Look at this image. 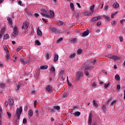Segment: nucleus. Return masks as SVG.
<instances>
[{
	"label": "nucleus",
	"mask_w": 125,
	"mask_h": 125,
	"mask_svg": "<svg viewBox=\"0 0 125 125\" xmlns=\"http://www.w3.org/2000/svg\"><path fill=\"white\" fill-rule=\"evenodd\" d=\"M49 71H50V73L52 74H54V73H55V67L53 66H51L49 68Z\"/></svg>",
	"instance_id": "9b49d317"
},
{
	"label": "nucleus",
	"mask_w": 125,
	"mask_h": 125,
	"mask_svg": "<svg viewBox=\"0 0 125 125\" xmlns=\"http://www.w3.org/2000/svg\"><path fill=\"white\" fill-rule=\"evenodd\" d=\"M119 39H120L121 42H123V41H124V38L122 37H119Z\"/></svg>",
	"instance_id": "69168bd1"
},
{
	"label": "nucleus",
	"mask_w": 125,
	"mask_h": 125,
	"mask_svg": "<svg viewBox=\"0 0 125 125\" xmlns=\"http://www.w3.org/2000/svg\"><path fill=\"white\" fill-rule=\"evenodd\" d=\"M39 16H40V15H39V14H38V13H35V14H34V17H39Z\"/></svg>",
	"instance_id": "338daca9"
},
{
	"label": "nucleus",
	"mask_w": 125,
	"mask_h": 125,
	"mask_svg": "<svg viewBox=\"0 0 125 125\" xmlns=\"http://www.w3.org/2000/svg\"><path fill=\"white\" fill-rule=\"evenodd\" d=\"M116 102H117V101H116V100L113 101V102L111 103L110 106H112V105H114V104H116Z\"/></svg>",
	"instance_id": "13d9d810"
},
{
	"label": "nucleus",
	"mask_w": 125,
	"mask_h": 125,
	"mask_svg": "<svg viewBox=\"0 0 125 125\" xmlns=\"http://www.w3.org/2000/svg\"><path fill=\"white\" fill-rule=\"evenodd\" d=\"M58 26H62V25H63L64 24V22L61 21H60L59 22L57 23Z\"/></svg>",
	"instance_id": "c03bdc74"
},
{
	"label": "nucleus",
	"mask_w": 125,
	"mask_h": 125,
	"mask_svg": "<svg viewBox=\"0 0 125 125\" xmlns=\"http://www.w3.org/2000/svg\"><path fill=\"white\" fill-rule=\"evenodd\" d=\"M67 84L69 86H72V83H70V81H69V80L67 79Z\"/></svg>",
	"instance_id": "3c124183"
},
{
	"label": "nucleus",
	"mask_w": 125,
	"mask_h": 125,
	"mask_svg": "<svg viewBox=\"0 0 125 125\" xmlns=\"http://www.w3.org/2000/svg\"><path fill=\"white\" fill-rule=\"evenodd\" d=\"M104 18H105V20H107V21H110V18L108 16H107L106 15L103 16Z\"/></svg>",
	"instance_id": "473e14b6"
},
{
	"label": "nucleus",
	"mask_w": 125,
	"mask_h": 125,
	"mask_svg": "<svg viewBox=\"0 0 125 125\" xmlns=\"http://www.w3.org/2000/svg\"><path fill=\"white\" fill-rule=\"evenodd\" d=\"M0 87L1 88H4V87H5V84H4L3 83H0Z\"/></svg>",
	"instance_id": "f704fd0d"
},
{
	"label": "nucleus",
	"mask_w": 125,
	"mask_h": 125,
	"mask_svg": "<svg viewBox=\"0 0 125 125\" xmlns=\"http://www.w3.org/2000/svg\"><path fill=\"white\" fill-rule=\"evenodd\" d=\"M28 115L29 117H33V115H34V112L33 111V110L29 109L28 111Z\"/></svg>",
	"instance_id": "f3484780"
},
{
	"label": "nucleus",
	"mask_w": 125,
	"mask_h": 125,
	"mask_svg": "<svg viewBox=\"0 0 125 125\" xmlns=\"http://www.w3.org/2000/svg\"><path fill=\"white\" fill-rule=\"evenodd\" d=\"M35 43H36V44H37L38 45H41V42H40V41H39L38 40H36L35 41Z\"/></svg>",
	"instance_id": "09e8293b"
},
{
	"label": "nucleus",
	"mask_w": 125,
	"mask_h": 125,
	"mask_svg": "<svg viewBox=\"0 0 125 125\" xmlns=\"http://www.w3.org/2000/svg\"><path fill=\"white\" fill-rule=\"evenodd\" d=\"M60 75H63V74H64V70H61L60 71Z\"/></svg>",
	"instance_id": "0e129e2a"
},
{
	"label": "nucleus",
	"mask_w": 125,
	"mask_h": 125,
	"mask_svg": "<svg viewBox=\"0 0 125 125\" xmlns=\"http://www.w3.org/2000/svg\"><path fill=\"white\" fill-rule=\"evenodd\" d=\"M22 48H23V47H22L21 46L18 47L16 50L17 52H19V51H20L22 49Z\"/></svg>",
	"instance_id": "c9c22d12"
},
{
	"label": "nucleus",
	"mask_w": 125,
	"mask_h": 125,
	"mask_svg": "<svg viewBox=\"0 0 125 125\" xmlns=\"http://www.w3.org/2000/svg\"><path fill=\"white\" fill-rule=\"evenodd\" d=\"M8 39H9V35L8 34L4 35L3 40H8Z\"/></svg>",
	"instance_id": "a878e982"
},
{
	"label": "nucleus",
	"mask_w": 125,
	"mask_h": 125,
	"mask_svg": "<svg viewBox=\"0 0 125 125\" xmlns=\"http://www.w3.org/2000/svg\"><path fill=\"white\" fill-rule=\"evenodd\" d=\"M1 114H2V108H1V106L0 105V119L1 118Z\"/></svg>",
	"instance_id": "a18cd8bd"
},
{
	"label": "nucleus",
	"mask_w": 125,
	"mask_h": 125,
	"mask_svg": "<svg viewBox=\"0 0 125 125\" xmlns=\"http://www.w3.org/2000/svg\"><path fill=\"white\" fill-rule=\"evenodd\" d=\"M94 7H95V6L93 5L90 8V10H91L92 13L94 12Z\"/></svg>",
	"instance_id": "c85d7f7f"
},
{
	"label": "nucleus",
	"mask_w": 125,
	"mask_h": 125,
	"mask_svg": "<svg viewBox=\"0 0 125 125\" xmlns=\"http://www.w3.org/2000/svg\"><path fill=\"white\" fill-rule=\"evenodd\" d=\"M92 68H93V66L88 67L85 69L84 74L85 76H88L89 75V73L87 71V70H90Z\"/></svg>",
	"instance_id": "0eeeda50"
},
{
	"label": "nucleus",
	"mask_w": 125,
	"mask_h": 125,
	"mask_svg": "<svg viewBox=\"0 0 125 125\" xmlns=\"http://www.w3.org/2000/svg\"><path fill=\"white\" fill-rule=\"evenodd\" d=\"M7 55L6 56V60L7 61H8V59H9V58H10V56L9 55V54L8 53H6Z\"/></svg>",
	"instance_id": "a19ab883"
},
{
	"label": "nucleus",
	"mask_w": 125,
	"mask_h": 125,
	"mask_svg": "<svg viewBox=\"0 0 125 125\" xmlns=\"http://www.w3.org/2000/svg\"><path fill=\"white\" fill-rule=\"evenodd\" d=\"M83 14L84 15V16H90V15H92L89 11L83 12Z\"/></svg>",
	"instance_id": "f8f14e48"
},
{
	"label": "nucleus",
	"mask_w": 125,
	"mask_h": 125,
	"mask_svg": "<svg viewBox=\"0 0 125 125\" xmlns=\"http://www.w3.org/2000/svg\"><path fill=\"white\" fill-rule=\"evenodd\" d=\"M82 52H83V51L82 50V49H79V50H78L77 53L78 55H80L82 54Z\"/></svg>",
	"instance_id": "72a5a7b5"
},
{
	"label": "nucleus",
	"mask_w": 125,
	"mask_h": 125,
	"mask_svg": "<svg viewBox=\"0 0 125 125\" xmlns=\"http://www.w3.org/2000/svg\"><path fill=\"white\" fill-rule=\"evenodd\" d=\"M111 25L112 26H115V25H116V21H112L111 22Z\"/></svg>",
	"instance_id": "680f3d73"
},
{
	"label": "nucleus",
	"mask_w": 125,
	"mask_h": 125,
	"mask_svg": "<svg viewBox=\"0 0 125 125\" xmlns=\"http://www.w3.org/2000/svg\"><path fill=\"white\" fill-rule=\"evenodd\" d=\"M45 89L48 92H51L52 91V86L50 85H47Z\"/></svg>",
	"instance_id": "6e6552de"
},
{
	"label": "nucleus",
	"mask_w": 125,
	"mask_h": 125,
	"mask_svg": "<svg viewBox=\"0 0 125 125\" xmlns=\"http://www.w3.org/2000/svg\"><path fill=\"white\" fill-rule=\"evenodd\" d=\"M34 107L36 108L37 107V100H35L34 102Z\"/></svg>",
	"instance_id": "bf43d9fd"
},
{
	"label": "nucleus",
	"mask_w": 125,
	"mask_h": 125,
	"mask_svg": "<svg viewBox=\"0 0 125 125\" xmlns=\"http://www.w3.org/2000/svg\"><path fill=\"white\" fill-rule=\"evenodd\" d=\"M3 47L4 49V50L5 51L6 53H9V51L8 50V49L7 48V47H6V45H3Z\"/></svg>",
	"instance_id": "5701e85b"
},
{
	"label": "nucleus",
	"mask_w": 125,
	"mask_h": 125,
	"mask_svg": "<svg viewBox=\"0 0 125 125\" xmlns=\"http://www.w3.org/2000/svg\"><path fill=\"white\" fill-rule=\"evenodd\" d=\"M35 112L36 114V116L38 117H40V111L38 109H35Z\"/></svg>",
	"instance_id": "7c9ffc66"
},
{
	"label": "nucleus",
	"mask_w": 125,
	"mask_h": 125,
	"mask_svg": "<svg viewBox=\"0 0 125 125\" xmlns=\"http://www.w3.org/2000/svg\"><path fill=\"white\" fill-rule=\"evenodd\" d=\"M83 73L82 71H78L76 75V79L75 82H79L81 79L83 77Z\"/></svg>",
	"instance_id": "f257e3e1"
},
{
	"label": "nucleus",
	"mask_w": 125,
	"mask_h": 125,
	"mask_svg": "<svg viewBox=\"0 0 125 125\" xmlns=\"http://www.w3.org/2000/svg\"><path fill=\"white\" fill-rule=\"evenodd\" d=\"M18 4H19V5H21V6H23V5L22 4V1H19Z\"/></svg>",
	"instance_id": "052dcab7"
},
{
	"label": "nucleus",
	"mask_w": 125,
	"mask_h": 125,
	"mask_svg": "<svg viewBox=\"0 0 125 125\" xmlns=\"http://www.w3.org/2000/svg\"><path fill=\"white\" fill-rule=\"evenodd\" d=\"M92 123V113H90L89 115L88 124L91 125Z\"/></svg>",
	"instance_id": "1a4fd4ad"
},
{
	"label": "nucleus",
	"mask_w": 125,
	"mask_h": 125,
	"mask_svg": "<svg viewBox=\"0 0 125 125\" xmlns=\"http://www.w3.org/2000/svg\"><path fill=\"white\" fill-rule=\"evenodd\" d=\"M7 117H8V118H9V119H10V118H11V113L10 112H7Z\"/></svg>",
	"instance_id": "37998d69"
},
{
	"label": "nucleus",
	"mask_w": 125,
	"mask_h": 125,
	"mask_svg": "<svg viewBox=\"0 0 125 125\" xmlns=\"http://www.w3.org/2000/svg\"><path fill=\"white\" fill-rule=\"evenodd\" d=\"M13 37H16L18 35V29L16 26L14 27L13 33L12 34Z\"/></svg>",
	"instance_id": "20e7f679"
},
{
	"label": "nucleus",
	"mask_w": 125,
	"mask_h": 125,
	"mask_svg": "<svg viewBox=\"0 0 125 125\" xmlns=\"http://www.w3.org/2000/svg\"><path fill=\"white\" fill-rule=\"evenodd\" d=\"M88 35H89V31L86 30L82 33V37H83V38H85V37L88 36Z\"/></svg>",
	"instance_id": "9d476101"
},
{
	"label": "nucleus",
	"mask_w": 125,
	"mask_h": 125,
	"mask_svg": "<svg viewBox=\"0 0 125 125\" xmlns=\"http://www.w3.org/2000/svg\"><path fill=\"white\" fill-rule=\"evenodd\" d=\"M93 106L96 109L98 108V104H97V103H96V101H95V100L93 101Z\"/></svg>",
	"instance_id": "4468645a"
},
{
	"label": "nucleus",
	"mask_w": 125,
	"mask_h": 125,
	"mask_svg": "<svg viewBox=\"0 0 125 125\" xmlns=\"http://www.w3.org/2000/svg\"><path fill=\"white\" fill-rule=\"evenodd\" d=\"M97 21L98 20L97 17H95L91 19V22H95V21Z\"/></svg>",
	"instance_id": "e433bc0d"
},
{
	"label": "nucleus",
	"mask_w": 125,
	"mask_h": 125,
	"mask_svg": "<svg viewBox=\"0 0 125 125\" xmlns=\"http://www.w3.org/2000/svg\"><path fill=\"white\" fill-rule=\"evenodd\" d=\"M29 27V22L28 21H24L23 23L22 26L21 27L22 30H26L28 29V27Z\"/></svg>",
	"instance_id": "7ed1b4c3"
},
{
	"label": "nucleus",
	"mask_w": 125,
	"mask_h": 125,
	"mask_svg": "<svg viewBox=\"0 0 125 125\" xmlns=\"http://www.w3.org/2000/svg\"><path fill=\"white\" fill-rule=\"evenodd\" d=\"M105 57H107L108 58H109V59H112L113 55H112L111 54L106 55L105 56Z\"/></svg>",
	"instance_id": "2f4dec72"
},
{
	"label": "nucleus",
	"mask_w": 125,
	"mask_h": 125,
	"mask_svg": "<svg viewBox=\"0 0 125 125\" xmlns=\"http://www.w3.org/2000/svg\"><path fill=\"white\" fill-rule=\"evenodd\" d=\"M5 31V28L4 27H3L1 29V31H0V34H2V35H3V33H4V32Z\"/></svg>",
	"instance_id": "58836bf2"
},
{
	"label": "nucleus",
	"mask_w": 125,
	"mask_h": 125,
	"mask_svg": "<svg viewBox=\"0 0 125 125\" xmlns=\"http://www.w3.org/2000/svg\"><path fill=\"white\" fill-rule=\"evenodd\" d=\"M119 6H120V5L117 2L114 3L113 4V7L114 8H118V7H119Z\"/></svg>",
	"instance_id": "4be33fe9"
},
{
	"label": "nucleus",
	"mask_w": 125,
	"mask_h": 125,
	"mask_svg": "<svg viewBox=\"0 0 125 125\" xmlns=\"http://www.w3.org/2000/svg\"><path fill=\"white\" fill-rule=\"evenodd\" d=\"M70 7L71 8L72 11H74V10H75V6H74V3H71L70 4Z\"/></svg>",
	"instance_id": "393cba45"
},
{
	"label": "nucleus",
	"mask_w": 125,
	"mask_h": 125,
	"mask_svg": "<svg viewBox=\"0 0 125 125\" xmlns=\"http://www.w3.org/2000/svg\"><path fill=\"white\" fill-rule=\"evenodd\" d=\"M74 115L75 116V117H79V116L81 115V112L79 111L75 112L74 113Z\"/></svg>",
	"instance_id": "b1692460"
},
{
	"label": "nucleus",
	"mask_w": 125,
	"mask_h": 125,
	"mask_svg": "<svg viewBox=\"0 0 125 125\" xmlns=\"http://www.w3.org/2000/svg\"><path fill=\"white\" fill-rule=\"evenodd\" d=\"M50 30L54 34H59L60 30L56 28H51Z\"/></svg>",
	"instance_id": "39448f33"
},
{
	"label": "nucleus",
	"mask_w": 125,
	"mask_h": 125,
	"mask_svg": "<svg viewBox=\"0 0 125 125\" xmlns=\"http://www.w3.org/2000/svg\"><path fill=\"white\" fill-rule=\"evenodd\" d=\"M54 12L52 10H50V18H54Z\"/></svg>",
	"instance_id": "aec40b11"
},
{
	"label": "nucleus",
	"mask_w": 125,
	"mask_h": 125,
	"mask_svg": "<svg viewBox=\"0 0 125 125\" xmlns=\"http://www.w3.org/2000/svg\"><path fill=\"white\" fill-rule=\"evenodd\" d=\"M115 79L116 81H120V80L121 79V78L120 77V75H119L118 74L115 75Z\"/></svg>",
	"instance_id": "bb28decb"
},
{
	"label": "nucleus",
	"mask_w": 125,
	"mask_h": 125,
	"mask_svg": "<svg viewBox=\"0 0 125 125\" xmlns=\"http://www.w3.org/2000/svg\"><path fill=\"white\" fill-rule=\"evenodd\" d=\"M54 110H59L60 109V106H54L53 107Z\"/></svg>",
	"instance_id": "ea45409f"
},
{
	"label": "nucleus",
	"mask_w": 125,
	"mask_h": 125,
	"mask_svg": "<svg viewBox=\"0 0 125 125\" xmlns=\"http://www.w3.org/2000/svg\"><path fill=\"white\" fill-rule=\"evenodd\" d=\"M37 34L38 35V36H42V32L41 30H40V27L38 28Z\"/></svg>",
	"instance_id": "412c9836"
},
{
	"label": "nucleus",
	"mask_w": 125,
	"mask_h": 125,
	"mask_svg": "<svg viewBox=\"0 0 125 125\" xmlns=\"http://www.w3.org/2000/svg\"><path fill=\"white\" fill-rule=\"evenodd\" d=\"M22 106H20L17 108L16 114L18 120H20V117L21 116V114H22Z\"/></svg>",
	"instance_id": "f03ea898"
},
{
	"label": "nucleus",
	"mask_w": 125,
	"mask_h": 125,
	"mask_svg": "<svg viewBox=\"0 0 125 125\" xmlns=\"http://www.w3.org/2000/svg\"><path fill=\"white\" fill-rule=\"evenodd\" d=\"M7 21H8V23L9 26H11V27H12V20H11L10 18H8Z\"/></svg>",
	"instance_id": "6ab92c4d"
},
{
	"label": "nucleus",
	"mask_w": 125,
	"mask_h": 125,
	"mask_svg": "<svg viewBox=\"0 0 125 125\" xmlns=\"http://www.w3.org/2000/svg\"><path fill=\"white\" fill-rule=\"evenodd\" d=\"M102 109L103 111H106V106L104 105L102 106Z\"/></svg>",
	"instance_id": "4d7b16f0"
},
{
	"label": "nucleus",
	"mask_w": 125,
	"mask_h": 125,
	"mask_svg": "<svg viewBox=\"0 0 125 125\" xmlns=\"http://www.w3.org/2000/svg\"><path fill=\"white\" fill-rule=\"evenodd\" d=\"M109 85H110V83H108L107 84H104V88H108V87H109Z\"/></svg>",
	"instance_id": "de8ad7c7"
},
{
	"label": "nucleus",
	"mask_w": 125,
	"mask_h": 125,
	"mask_svg": "<svg viewBox=\"0 0 125 125\" xmlns=\"http://www.w3.org/2000/svg\"><path fill=\"white\" fill-rule=\"evenodd\" d=\"M97 27H99L100 26H101V21H99L97 23Z\"/></svg>",
	"instance_id": "603ef678"
},
{
	"label": "nucleus",
	"mask_w": 125,
	"mask_h": 125,
	"mask_svg": "<svg viewBox=\"0 0 125 125\" xmlns=\"http://www.w3.org/2000/svg\"><path fill=\"white\" fill-rule=\"evenodd\" d=\"M62 41H63V38H60V39L57 41V42L58 43H60L61 42H62Z\"/></svg>",
	"instance_id": "49530a36"
},
{
	"label": "nucleus",
	"mask_w": 125,
	"mask_h": 125,
	"mask_svg": "<svg viewBox=\"0 0 125 125\" xmlns=\"http://www.w3.org/2000/svg\"><path fill=\"white\" fill-rule=\"evenodd\" d=\"M20 62L23 65H25V64H27L28 63V61L23 59L22 58L20 59Z\"/></svg>",
	"instance_id": "ddd939ff"
},
{
	"label": "nucleus",
	"mask_w": 125,
	"mask_h": 125,
	"mask_svg": "<svg viewBox=\"0 0 125 125\" xmlns=\"http://www.w3.org/2000/svg\"><path fill=\"white\" fill-rule=\"evenodd\" d=\"M112 60L114 61H122L121 57H118L116 55L112 56Z\"/></svg>",
	"instance_id": "423d86ee"
},
{
	"label": "nucleus",
	"mask_w": 125,
	"mask_h": 125,
	"mask_svg": "<svg viewBox=\"0 0 125 125\" xmlns=\"http://www.w3.org/2000/svg\"><path fill=\"white\" fill-rule=\"evenodd\" d=\"M22 123L24 125H25V124H27V119L26 118L23 119V121H22Z\"/></svg>",
	"instance_id": "5fc2aeb1"
},
{
	"label": "nucleus",
	"mask_w": 125,
	"mask_h": 125,
	"mask_svg": "<svg viewBox=\"0 0 125 125\" xmlns=\"http://www.w3.org/2000/svg\"><path fill=\"white\" fill-rule=\"evenodd\" d=\"M69 58H70V59H73V58H75V57H76V54L74 53L72 54L71 55H70L69 56Z\"/></svg>",
	"instance_id": "c756f323"
},
{
	"label": "nucleus",
	"mask_w": 125,
	"mask_h": 125,
	"mask_svg": "<svg viewBox=\"0 0 125 125\" xmlns=\"http://www.w3.org/2000/svg\"><path fill=\"white\" fill-rule=\"evenodd\" d=\"M92 86H93V87H94L95 88H96V86H97V84H96L95 82L93 83L92 84Z\"/></svg>",
	"instance_id": "8fccbe9b"
},
{
	"label": "nucleus",
	"mask_w": 125,
	"mask_h": 125,
	"mask_svg": "<svg viewBox=\"0 0 125 125\" xmlns=\"http://www.w3.org/2000/svg\"><path fill=\"white\" fill-rule=\"evenodd\" d=\"M62 97H63V98H67V97H68V94L67 93H64Z\"/></svg>",
	"instance_id": "4c0bfd02"
},
{
	"label": "nucleus",
	"mask_w": 125,
	"mask_h": 125,
	"mask_svg": "<svg viewBox=\"0 0 125 125\" xmlns=\"http://www.w3.org/2000/svg\"><path fill=\"white\" fill-rule=\"evenodd\" d=\"M48 68V65H42L40 66V70H46Z\"/></svg>",
	"instance_id": "dca6fc26"
},
{
	"label": "nucleus",
	"mask_w": 125,
	"mask_h": 125,
	"mask_svg": "<svg viewBox=\"0 0 125 125\" xmlns=\"http://www.w3.org/2000/svg\"><path fill=\"white\" fill-rule=\"evenodd\" d=\"M102 18V16H98V17H97V20H100V19H101Z\"/></svg>",
	"instance_id": "e2e57ef3"
},
{
	"label": "nucleus",
	"mask_w": 125,
	"mask_h": 125,
	"mask_svg": "<svg viewBox=\"0 0 125 125\" xmlns=\"http://www.w3.org/2000/svg\"><path fill=\"white\" fill-rule=\"evenodd\" d=\"M15 89L16 90H19V89H20V85H17V86L15 88Z\"/></svg>",
	"instance_id": "864d4df0"
},
{
	"label": "nucleus",
	"mask_w": 125,
	"mask_h": 125,
	"mask_svg": "<svg viewBox=\"0 0 125 125\" xmlns=\"http://www.w3.org/2000/svg\"><path fill=\"white\" fill-rule=\"evenodd\" d=\"M41 11L42 12H43L44 13H47V11H46L44 9H42Z\"/></svg>",
	"instance_id": "6e6d98bb"
},
{
	"label": "nucleus",
	"mask_w": 125,
	"mask_h": 125,
	"mask_svg": "<svg viewBox=\"0 0 125 125\" xmlns=\"http://www.w3.org/2000/svg\"><path fill=\"white\" fill-rule=\"evenodd\" d=\"M13 103H14V102L13 101V100L12 99H10L9 100V105L11 107V106H13Z\"/></svg>",
	"instance_id": "a211bd4d"
},
{
	"label": "nucleus",
	"mask_w": 125,
	"mask_h": 125,
	"mask_svg": "<svg viewBox=\"0 0 125 125\" xmlns=\"http://www.w3.org/2000/svg\"><path fill=\"white\" fill-rule=\"evenodd\" d=\"M58 59H59V56L57 54H55L53 60L54 62H57V61H58Z\"/></svg>",
	"instance_id": "2eb2a0df"
},
{
	"label": "nucleus",
	"mask_w": 125,
	"mask_h": 125,
	"mask_svg": "<svg viewBox=\"0 0 125 125\" xmlns=\"http://www.w3.org/2000/svg\"><path fill=\"white\" fill-rule=\"evenodd\" d=\"M45 17H46L47 18H50L51 17L50 15L46 14Z\"/></svg>",
	"instance_id": "774afa93"
},
{
	"label": "nucleus",
	"mask_w": 125,
	"mask_h": 125,
	"mask_svg": "<svg viewBox=\"0 0 125 125\" xmlns=\"http://www.w3.org/2000/svg\"><path fill=\"white\" fill-rule=\"evenodd\" d=\"M71 42H72V43H76V42H77V38H74L73 39H72L71 40Z\"/></svg>",
	"instance_id": "79ce46f5"
},
{
	"label": "nucleus",
	"mask_w": 125,
	"mask_h": 125,
	"mask_svg": "<svg viewBox=\"0 0 125 125\" xmlns=\"http://www.w3.org/2000/svg\"><path fill=\"white\" fill-rule=\"evenodd\" d=\"M45 57L46 60H48L49 59V54H48V53H45Z\"/></svg>",
	"instance_id": "cd10ccee"
}]
</instances>
